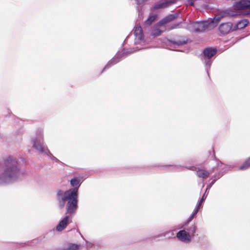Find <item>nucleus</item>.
Segmentation results:
<instances>
[{"instance_id": "7c9ffc66", "label": "nucleus", "mask_w": 250, "mask_h": 250, "mask_svg": "<svg viewBox=\"0 0 250 250\" xmlns=\"http://www.w3.org/2000/svg\"><path fill=\"white\" fill-rule=\"evenodd\" d=\"M247 14L250 15V12L249 13H248Z\"/></svg>"}, {"instance_id": "4be33fe9", "label": "nucleus", "mask_w": 250, "mask_h": 250, "mask_svg": "<svg viewBox=\"0 0 250 250\" xmlns=\"http://www.w3.org/2000/svg\"><path fill=\"white\" fill-rule=\"evenodd\" d=\"M156 27L153 29L152 35L155 36H160L163 32V31L157 28V26L155 25Z\"/></svg>"}, {"instance_id": "b1692460", "label": "nucleus", "mask_w": 250, "mask_h": 250, "mask_svg": "<svg viewBox=\"0 0 250 250\" xmlns=\"http://www.w3.org/2000/svg\"><path fill=\"white\" fill-rule=\"evenodd\" d=\"M206 198V196H205V193L203 195V196H202L201 200L200 201L198 205V208H200V206H201L202 204V202L204 201V200Z\"/></svg>"}, {"instance_id": "423d86ee", "label": "nucleus", "mask_w": 250, "mask_h": 250, "mask_svg": "<svg viewBox=\"0 0 250 250\" xmlns=\"http://www.w3.org/2000/svg\"><path fill=\"white\" fill-rule=\"evenodd\" d=\"M136 50L132 51L129 50L128 52L125 51V50H123L121 53H118L110 61H109L108 63L106 64V65L105 66L104 68L103 69V71L106 70L107 68H109L113 65L117 63L118 62H119L120 60V59L121 58V56H127L129 54H131Z\"/></svg>"}, {"instance_id": "39448f33", "label": "nucleus", "mask_w": 250, "mask_h": 250, "mask_svg": "<svg viewBox=\"0 0 250 250\" xmlns=\"http://www.w3.org/2000/svg\"><path fill=\"white\" fill-rule=\"evenodd\" d=\"M208 27L206 21H195L187 25V29L191 32H203Z\"/></svg>"}, {"instance_id": "f3484780", "label": "nucleus", "mask_w": 250, "mask_h": 250, "mask_svg": "<svg viewBox=\"0 0 250 250\" xmlns=\"http://www.w3.org/2000/svg\"><path fill=\"white\" fill-rule=\"evenodd\" d=\"M186 229L187 232L191 236V237H192L194 236V234L197 229V227L194 224H193L187 228Z\"/></svg>"}, {"instance_id": "393cba45", "label": "nucleus", "mask_w": 250, "mask_h": 250, "mask_svg": "<svg viewBox=\"0 0 250 250\" xmlns=\"http://www.w3.org/2000/svg\"><path fill=\"white\" fill-rule=\"evenodd\" d=\"M173 43L175 44L176 46H180L185 43V42H182L181 41H177V42H172Z\"/></svg>"}, {"instance_id": "2eb2a0df", "label": "nucleus", "mask_w": 250, "mask_h": 250, "mask_svg": "<svg viewBox=\"0 0 250 250\" xmlns=\"http://www.w3.org/2000/svg\"><path fill=\"white\" fill-rule=\"evenodd\" d=\"M210 174V173L204 169H199L198 171H197V176L200 177L202 178L203 179H206L207 178Z\"/></svg>"}, {"instance_id": "f257e3e1", "label": "nucleus", "mask_w": 250, "mask_h": 250, "mask_svg": "<svg viewBox=\"0 0 250 250\" xmlns=\"http://www.w3.org/2000/svg\"><path fill=\"white\" fill-rule=\"evenodd\" d=\"M82 184L81 180L73 178L70 180L73 188L63 191L59 190L57 194V200L60 208H62L66 203L67 213L69 214L76 212L78 208V189Z\"/></svg>"}, {"instance_id": "0eeeda50", "label": "nucleus", "mask_w": 250, "mask_h": 250, "mask_svg": "<svg viewBox=\"0 0 250 250\" xmlns=\"http://www.w3.org/2000/svg\"><path fill=\"white\" fill-rule=\"evenodd\" d=\"M134 34L135 36V43L139 44L141 43L144 40V35L142 27L140 25L136 26Z\"/></svg>"}, {"instance_id": "6e6552de", "label": "nucleus", "mask_w": 250, "mask_h": 250, "mask_svg": "<svg viewBox=\"0 0 250 250\" xmlns=\"http://www.w3.org/2000/svg\"><path fill=\"white\" fill-rule=\"evenodd\" d=\"M66 213L68 214V215L66 216L62 220H61L56 227V230L58 231H62L66 227L69 223V219L70 216L74 214L75 212L71 214L67 213V212Z\"/></svg>"}, {"instance_id": "c756f323", "label": "nucleus", "mask_w": 250, "mask_h": 250, "mask_svg": "<svg viewBox=\"0 0 250 250\" xmlns=\"http://www.w3.org/2000/svg\"><path fill=\"white\" fill-rule=\"evenodd\" d=\"M93 245L91 243H87V247H92Z\"/></svg>"}, {"instance_id": "f8f14e48", "label": "nucleus", "mask_w": 250, "mask_h": 250, "mask_svg": "<svg viewBox=\"0 0 250 250\" xmlns=\"http://www.w3.org/2000/svg\"><path fill=\"white\" fill-rule=\"evenodd\" d=\"M174 3V0H162L156 3L153 6V9L156 10L160 8H166Z\"/></svg>"}, {"instance_id": "20e7f679", "label": "nucleus", "mask_w": 250, "mask_h": 250, "mask_svg": "<svg viewBox=\"0 0 250 250\" xmlns=\"http://www.w3.org/2000/svg\"><path fill=\"white\" fill-rule=\"evenodd\" d=\"M217 53V50L215 48L208 47L204 49L203 55L202 57V60L205 63L207 73L208 70L210 68L212 62L210 60Z\"/></svg>"}, {"instance_id": "412c9836", "label": "nucleus", "mask_w": 250, "mask_h": 250, "mask_svg": "<svg viewBox=\"0 0 250 250\" xmlns=\"http://www.w3.org/2000/svg\"><path fill=\"white\" fill-rule=\"evenodd\" d=\"M79 248V246L77 245L71 244L67 248L63 249L61 250H77Z\"/></svg>"}, {"instance_id": "1a4fd4ad", "label": "nucleus", "mask_w": 250, "mask_h": 250, "mask_svg": "<svg viewBox=\"0 0 250 250\" xmlns=\"http://www.w3.org/2000/svg\"><path fill=\"white\" fill-rule=\"evenodd\" d=\"M177 237L181 241L189 242L191 241V236L185 230L179 231L177 234Z\"/></svg>"}, {"instance_id": "aec40b11", "label": "nucleus", "mask_w": 250, "mask_h": 250, "mask_svg": "<svg viewBox=\"0 0 250 250\" xmlns=\"http://www.w3.org/2000/svg\"><path fill=\"white\" fill-rule=\"evenodd\" d=\"M250 167V158L246 160L240 167V169L245 170Z\"/></svg>"}, {"instance_id": "cd10ccee", "label": "nucleus", "mask_w": 250, "mask_h": 250, "mask_svg": "<svg viewBox=\"0 0 250 250\" xmlns=\"http://www.w3.org/2000/svg\"><path fill=\"white\" fill-rule=\"evenodd\" d=\"M179 24H175L173 26H171L170 27H169L168 28V30H171V29H174V28H177L178 26H179Z\"/></svg>"}, {"instance_id": "6ab92c4d", "label": "nucleus", "mask_w": 250, "mask_h": 250, "mask_svg": "<svg viewBox=\"0 0 250 250\" xmlns=\"http://www.w3.org/2000/svg\"><path fill=\"white\" fill-rule=\"evenodd\" d=\"M229 13L227 12L226 11H223L221 12L218 15H216L214 17V19L218 21H219L223 17H226L228 16Z\"/></svg>"}, {"instance_id": "7ed1b4c3", "label": "nucleus", "mask_w": 250, "mask_h": 250, "mask_svg": "<svg viewBox=\"0 0 250 250\" xmlns=\"http://www.w3.org/2000/svg\"><path fill=\"white\" fill-rule=\"evenodd\" d=\"M33 147H34L36 149L39 151L41 153H44L46 154H49L52 156V159L55 160L56 161H58V160L52 156L49 150L47 147L44 148L43 146V136L42 132H40V134L39 136L35 139H33L32 141Z\"/></svg>"}, {"instance_id": "9b49d317", "label": "nucleus", "mask_w": 250, "mask_h": 250, "mask_svg": "<svg viewBox=\"0 0 250 250\" xmlns=\"http://www.w3.org/2000/svg\"><path fill=\"white\" fill-rule=\"evenodd\" d=\"M234 8L236 10H244L245 9H250L249 0H242L234 5Z\"/></svg>"}, {"instance_id": "dca6fc26", "label": "nucleus", "mask_w": 250, "mask_h": 250, "mask_svg": "<svg viewBox=\"0 0 250 250\" xmlns=\"http://www.w3.org/2000/svg\"><path fill=\"white\" fill-rule=\"evenodd\" d=\"M157 17L156 14H150L147 20H146L144 22V24L146 26H149L155 20Z\"/></svg>"}, {"instance_id": "a878e982", "label": "nucleus", "mask_w": 250, "mask_h": 250, "mask_svg": "<svg viewBox=\"0 0 250 250\" xmlns=\"http://www.w3.org/2000/svg\"><path fill=\"white\" fill-rule=\"evenodd\" d=\"M187 3L188 4L192 6L194 5V0H188Z\"/></svg>"}, {"instance_id": "a211bd4d", "label": "nucleus", "mask_w": 250, "mask_h": 250, "mask_svg": "<svg viewBox=\"0 0 250 250\" xmlns=\"http://www.w3.org/2000/svg\"><path fill=\"white\" fill-rule=\"evenodd\" d=\"M199 208H198V207H197L194 210V211L193 212V213H192L191 216L189 217V218L188 219L187 222L185 223V224H184V226H186L188 224L189 222H190L193 219L194 217H195L196 215L197 212H198Z\"/></svg>"}, {"instance_id": "4468645a", "label": "nucleus", "mask_w": 250, "mask_h": 250, "mask_svg": "<svg viewBox=\"0 0 250 250\" xmlns=\"http://www.w3.org/2000/svg\"><path fill=\"white\" fill-rule=\"evenodd\" d=\"M249 23L247 20L244 19L242 20L238 21L234 26L233 30H236L238 29H241L246 27Z\"/></svg>"}, {"instance_id": "5701e85b", "label": "nucleus", "mask_w": 250, "mask_h": 250, "mask_svg": "<svg viewBox=\"0 0 250 250\" xmlns=\"http://www.w3.org/2000/svg\"><path fill=\"white\" fill-rule=\"evenodd\" d=\"M168 234H170V235L168 236V238H170V237L173 236L174 235L173 231H167V232H165L164 233H163V234H162L161 236H166Z\"/></svg>"}, {"instance_id": "ddd939ff", "label": "nucleus", "mask_w": 250, "mask_h": 250, "mask_svg": "<svg viewBox=\"0 0 250 250\" xmlns=\"http://www.w3.org/2000/svg\"><path fill=\"white\" fill-rule=\"evenodd\" d=\"M219 31L223 34L229 33L232 29V24L230 22L221 24L219 27Z\"/></svg>"}, {"instance_id": "c85d7f7f", "label": "nucleus", "mask_w": 250, "mask_h": 250, "mask_svg": "<svg viewBox=\"0 0 250 250\" xmlns=\"http://www.w3.org/2000/svg\"><path fill=\"white\" fill-rule=\"evenodd\" d=\"M172 168L176 169V168H179L180 167L179 166H171Z\"/></svg>"}, {"instance_id": "f03ea898", "label": "nucleus", "mask_w": 250, "mask_h": 250, "mask_svg": "<svg viewBox=\"0 0 250 250\" xmlns=\"http://www.w3.org/2000/svg\"><path fill=\"white\" fill-rule=\"evenodd\" d=\"M3 171L0 174V185L13 182L21 176L17 159L14 156L5 158L1 163Z\"/></svg>"}, {"instance_id": "9d476101", "label": "nucleus", "mask_w": 250, "mask_h": 250, "mask_svg": "<svg viewBox=\"0 0 250 250\" xmlns=\"http://www.w3.org/2000/svg\"><path fill=\"white\" fill-rule=\"evenodd\" d=\"M178 14H169L160 20L157 24V26H161L169 22H170L177 18Z\"/></svg>"}, {"instance_id": "bb28decb", "label": "nucleus", "mask_w": 250, "mask_h": 250, "mask_svg": "<svg viewBox=\"0 0 250 250\" xmlns=\"http://www.w3.org/2000/svg\"><path fill=\"white\" fill-rule=\"evenodd\" d=\"M216 181V179H214L213 180V181H211V182L210 183V185L208 186V187L207 188V189L206 190L208 189V188H209L214 184V183Z\"/></svg>"}]
</instances>
